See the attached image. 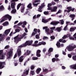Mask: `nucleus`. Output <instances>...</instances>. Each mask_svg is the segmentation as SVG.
<instances>
[{"instance_id":"1","label":"nucleus","mask_w":76,"mask_h":76,"mask_svg":"<svg viewBox=\"0 0 76 76\" xmlns=\"http://www.w3.org/2000/svg\"><path fill=\"white\" fill-rule=\"evenodd\" d=\"M33 40H31L30 41H27L25 43L22 44L18 47V48L17 50V52L18 53V56H20L21 55V50L20 48L26 47L27 45H31L32 43Z\"/></svg>"},{"instance_id":"2","label":"nucleus","mask_w":76,"mask_h":76,"mask_svg":"<svg viewBox=\"0 0 76 76\" xmlns=\"http://www.w3.org/2000/svg\"><path fill=\"white\" fill-rule=\"evenodd\" d=\"M18 0H12L11 1V8L12 9V11L11 12L12 14H14L16 12V10L15 9V6L16 5L15 1H18Z\"/></svg>"},{"instance_id":"3","label":"nucleus","mask_w":76,"mask_h":76,"mask_svg":"<svg viewBox=\"0 0 76 76\" xmlns=\"http://www.w3.org/2000/svg\"><path fill=\"white\" fill-rule=\"evenodd\" d=\"M4 19H2L0 21V23H1L3 22H4L6 20H7V19H8L9 20H10L11 19H12V16L9 15L8 14H7L5 15L4 17Z\"/></svg>"},{"instance_id":"4","label":"nucleus","mask_w":76,"mask_h":76,"mask_svg":"<svg viewBox=\"0 0 76 76\" xmlns=\"http://www.w3.org/2000/svg\"><path fill=\"white\" fill-rule=\"evenodd\" d=\"M19 35H18L14 38L15 42L18 43V42L19 41H20L21 39L23 37H24V36L21 37V36Z\"/></svg>"},{"instance_id":"5","label":"nucleus","mask_w":76,"mask_h":76,"mask_svg":"<svg viewBox=\"0 0 76 76\" xmlns=\"http://www.w3.org/2000/svg\"><path fill=\"white\" fill-rule=\"evenodd\" d=\"M8 56L7 58L8 60H10V59L12 58V56H13L12 49H10V50L8 52Z\"/></svg>"},{"instance_id":"6","label":"nucleus","mask_w":76,"mask_h":76,"mask_svg":"<svg viewBox=\"0 0 76 76\" xmlns=\"http://www.w3.org/2000/svg\"><path fill=\"white\" fill-rule=\"evenodd\" d=\"M47 28H48V27L47 26L44 27H43V29H45L46 33L47 35H50L52 33H51L50 31V32H49L50 29Z\"/></svg>"},{"instance_id":"7","label":"nucleus","mask_w":76,"mask_h":76,"mask_svg":"<svg viewBox=\"0 0 76 76\" xmlns=\"http://www.w3.org/2000/svg\"><path fill=\"white\" fill-rule=\"evenodd\" d=\"M0 56H1V57H0V59L1 60L4 59V58H5V56H4V54L3 53V50H0Z\"/></svg>"},{"instance_id":"8","label":"nucleus","mask_w":76,"mask_h":76,"mask_svg":"<svg viewBox=\"0 0 76 76\" xmlns=\"http://www.w3.org/2000/svg\"><path fill=\"white\" fill-rule=\"evenodd\" d=\"M48 9L49 10H51V12H56V10L57 9V7H54L53 8V9H52V7H48Z\"/></svg>"},{"instance_id":"9","label":"nucleus","mask_w":76,"mask_h":76,"mask_svg":"<svg viewBox=\"0 0 76 76\" xmlns=\"http://www.w3.org/2000/svg\"><path fill=\"white\" fill-rule=\"evenodd\" d=\"M76 47V45H74V46H69V47L68 50L69 51H72L74 48H75Z\"/></svg>"},{"instance_id":"10","label":"nucleus","mask_w":76,"mask_h":76,"mask_svg":"<svg viewBox=\"0 0 76 76\" xmlns=\"http://www.w3.org/2000/svg\"><path fill=\"white\" fill-rule=\"evenodd\" d=\"M44 6H45V3H43L41 4V6L39 7L38 9V12H42V10L41 9H42V7H44Z\"/></svg>"},{"instance_id":"11","label":"nucleus","mask_w":76,"mask_h":76,"mask_svg":"<svg viewBox=\"0 0 76 76\" xmlns=\"http://www.w3.org/2000/svg\"><path fill=\"white\" fill-rule=\"evenodd\" d=\"M10 31V29L6 30L5 31V32L4 33V35L5 36H7L9 34V33Z\"/></svg>"},{"instance_id":"12","label":"nucleus","mask_w":76,"mask_h":76,"mask_svg":"<svg viewBox=\"0 0 76 76\" xmlns=\"http://www.w3.org/2000/svg\"><path fill=\"white\" fill-rule=\"evenodd\" d=\"M66 9H68L67 12H68V13H69V12H70L71 10L73 12L74 10H75V8H73L72 9V7H67L66 8Z\"/></svg>"},{"instance_id":"13","label":"nucleus","mask_w":76,"mask_h":76,"mask_svg":"<svg viewBox=\"0 0 76 76\" xmlns=\"http://www.w3.org/2000/svg\"><path fill=\"white\" fill-rule=\"evenodd\" d=\"M5 62H0V69H3L4 67V66L3 65H5Z\"/></svg>"},{"instance_id":"14","label":"nucleus","mask_w":76,"mask_h":76,"mask_svg":"<svg viewBox=\"0 0 76 76\" xmlns=\"http://www.w3.org/2000/svg\"><path fill=\"white\" fill-rule=\"evenodd\" d=\"M60 22L56 21V22H52L50 23L51 25H56L57 24L59 23Z\"/></svg>"},{"instance_id":"15","label":"nucleus","mask_w":76,"mask_h":76,"mask_svg":"<svg viewBox=\"0 0 76 76\" xmlns=\"http://www.w3.org/2000/svg\"><path fill=\"white\" fill-rule=\"evenodd\" d=\"M55 28H56L55 27H50V33H52V34H53V32H54V31L53 30H54V29H55Z\"/></svg>"},{"instance_id":"16","label":"nucleus","mask_w":76,"mask_h":76,"mask_svg":"<svg viewBox=\"0 0 76 76\" xmlns=\"http://www.w3.org/2000/svg\"><path fill=\"white\" fill-rule=\"evenodd\" d=\"M42 42H39L38 44H34L33 45V46H35V47H38L39 46V45H42Z\"/></svg>"},{"instance_id":"17","label":"nucleus","mask_w":76,"mask_h":76,"mask_svg":"<svg viewBox=\"0 0 76 76\" xmlns=\"http://www.w3.org/2000/svg\"><path fill=\"white\" fill-rule=\"evenodd\" d=\"M2 25L4 26H7L9 25V22L8 21L5 22L2 24Z\"/></svg>"},{"instance_id":"18","label":"nucleus","mask_w":76,"mask_h":76,"mask_svg":"<svg viewBox=\"0 0 76 76\" xmlns=\"http://www.w3.org/2000/svg\"><path fill=\"white\" fill-rule=\"evenodd\" d=\"M23 60V56H22L19 58V62H22Z\"/></svg>"},{"instance_id":"19","label":"nucleus","mask_w":76,"mask_h":76,"mask_svg":"<svg viewBox=\"0 0 76 76\" xmlns=\"http://www.w3.org/2000/svg\"><path fill=\"white\" fill-rule=\"evenodd\" d=\"M76 29V27H72L70 28V32H73L74 31L75 29Z\"/></svg>"},{"instance_id":"20","label":"nucleus","mask_w":76,"mask_h":76,"mask_svg":"<svg viewBox=\"0 0 76 76\" xmlns=\"http://www.w3.org/2000/svg\"><path fill=\"white\" fill-rule=\"evenodd\" d=\"M69 17L71 18L72 20H73L75 19V15H69Z\"/></svg>"},{"instance_id":"21","label":"nucleus","mask_w":76,"mask_h":76,"mask_svg":"<svg viewBox=\"0 0 76 76\" xmlns=\"http://www.w3.org/2000/svg\"><path fill=\"white\" fill-rule=\"evenodd\" d=\"M71 35L70 34H68V37H69V38L70 39H72V40H75V38L71 36Z\"/></svg>"},{"instance_id":"22","label":"nucleus","mask_w":76,"mask_h":76,"mask_svg":"<svg viewBox=\"0 0 76 76\" xmlns=\"http://www.w3.org/2000/svg\"><path fill=\"white\" fill-rule=\"evenodd\" d=\"M41 70V68H38L36 70V73L37 74H39V72Z\"/></svg>"},{"instance_id":"23","label":"nucleus","mask_w":76,"mask_h":76,"mask_svg":"<svg viewBox=\"0 0 76 76\" xmlns=\"http://www.w3.org/2000/svg\"><path fill=\"white\" fill-rule=\"evenodd\" d=\"M28 72H29V70H28L24 72L23 75L25 76V75H28Z\"/></svg>"},{"instance_id":"24","label":"nucleus","mask_w":76,"mask_h":76,"mask_svg":"<svg viewBox=\"0 0 76 76\" xmlns=\"http://www.w3.org/2000/svg\"><path fill=\"white\" fill-rule=\"evenodd\" d=\"M42 22H43V23H45L48 22V21L46 20L45 19L43 18L42 19Z\"/></svg>"},{"instance_id":"25","label":"nucleus","mask_w":76,"mask_h":76,"mask_svg":"<svg viewBox=\"0 0 76 76\" xmlns=\"http://www.w3.org/2000/svg\"><path fill=\"white\" fill-rule=\"evenodd\" d=\"M32 4H31L30 3L28 5L27 7L28 8H29L30 9H32V7L31 6Z\"/></svg>"},{"instance_id":"26","label":"nucleus","mask_w":76,"mask_h":76,"mask_svg":"<svg viewBox=\"0 0 76 76\" xmlns=\"http://www.w3.org/2000/svg\"><path fill=\"white\" fill-rule=\"evenodd\" d=\"M4 10V8L3 5H1L0 7V10Z\"/></svg>"},{"instance_id":"27","label":"nucleus","mask_w":76,"mask_h":76,"mask_svg":"<svg viewBox=\"0 0 76 76\" xmlns=\"http://www.w3.org/2000/svg\"><path fill=\"white\" fill-rule=\"evenodd\" d=\"M39 35L38 34H37L36 35L35 37H36V39H39V35H40V33H39Z\"/></svg>"},{"instance_id":"28","label":"nucleus","mask_w":76,"mask_h":76,"mask_svg":"<svg viewBox=\"0 0 76 76\" xmlns=\"http://www.w3.org/2000/svg\"><path fill=\"white\" fill-rule=\"evenodd\" d=\"M61 29L60 27H57L56 28V30H57L58 32H60L61 31Z\"/></svg>"},{"instance_id":"29","label":"nucleus","mask_w":76,"mask_h":76,"mask_svg":"<svg viewBox=\"0 0 76 76\" xmlns=\"http://www.w3.org/2000/svg\"><path fill=\"white\" fill-rule=\"evenodd\" d=\"M56 46H57V47H58V48L60 47V43L59 42H58L56 44Z\"/></svg>"},{"instance_id":"30","label":"nucleus","mask_w":76,"mask_h":76,"mask_svg":"<svg viewBox=\"0 0 76 76\" xmlns=\"http://www.w3.org/2000/svg\"><path fill=\"white\" fill-rule=\"evenodd\" d=\"M21 4H21V3H20V4H18V5L17 6V10H19V8L21 6Z\"/></svg>"},{"instance_id":"31","label":"nucleus","mask_w":76,"mask_h":76,"mask_svg":"<svg viewBox=\"0 0 76 76\" xmlns=\"http://www.w3.org/2000/svg\"><path fill=\"white\" fill-rule=\"evenodd\" d=\"M20 31V30L18 29H17L15 30V32L14 33H13V34H16V32H19Z\"/></svg>"},{"instance_id":"32","label":"nucleus","mask_w":76,"mask_h":76,"mask_svg":"<svg viewBox=\"0 0 76 76\" xmlns=\"http://www.w3.org/2000/svg\"><path fill=\"white\" fill-rule=\"evenodd\" d=\"M34 68H35V66L34 65H32L30 67V68L31 70H34Z\"/></svg>"},{"instance_id":"33","label":"nucleus","mask_w":76,"mask_h":76,"mask_svg":"<svg viewBox=\"0 0 76 76\" xmlns=\"http://www.w3.org/2000/svg\"><path fill=\"white\" fill-rule=\"evenodd\" d=\"M59 21L60 22L61 25H63L64 24V21L63 20H60Z\"/></svg>"},{"instance_id":"34","label":"nucleus","mask_w":76,"mask_h":76,"mask_svg":"<svg viewBox=\"0 0 76 76\" xmlns=\"http://www.w3.org/2000/svg\"><path fill=\"white\" fill-rule=\"evenodd\" d=\"M43 71L44 72H46V73H48V70L47 69H43Z\"/></svg>"},{"instance_id":"35","label":"nucleus","mask_w":76,"mask_h":76,"mask_svg":"<svg viewBox=\"0 0 76 76\" xmlns=\"http://www.w3.org/2000/svg\"><path fill=\"white\" fill-rule=\"evenodd\" d=\"M72 58L73 60H75V61L76 60V56H73Z\"/></svg>"},{"instance_id":"36","label":"nucleus","mask_w":76,"mask_h":76,"mask_svg":"<svg viewBox=\"0 0 76 76\" xmlns=\"http://www.w3.org/2000/svg\"><path fill=\"white\" fill-rule=\"evenodd\" d=\"M40 4L39 3H36V4L34 3L33 5L34 6H35V7H37V6H38V4Z\"/></svg>"},{"instance_id":"37","label":"nucleus","mask_w":76,"mask_h":76,"mask_svg":"<svg viewBox=\"0 0 76 76\" xmlns=\"http://www.w3.org/2000/svg\"><path fill=\"white\" fill-rule=\"evenodd\" d=\"M27 55H29L30 53H31V52L29 50H27L26 52Z\"/></svg>"},{"instance_id":"38","label":"nucleus","mask_w":76,"mask_h":76,"mask_svg":"<svg viewBox=\"0 0 76 76\" xmlns=\"http://www.w3.org/2000/svg\"><path fill=\"white\" fill-rule=\"evenodd\" d=\"M49 13L47 11H45L44 12V15H48Z\"/></svg>"},{"instance_id":"39","label":"nucleus","mask_w":76,"mask_h":76,"mask_svg":"<svg viewBox=\"0 0 76 76\" xmlns=\"http://www.w3.org/2000/svg\"><path fill=\"white\" fill-rule=\"evenodd\" d=\"M53 50V49L52 48H50L49 49V52H52Z\"/></svg>"},{"instance_id":"40","label":"nucleus","mask_w":76,"mask_h":76,"mask_svg":"<svg viewBox=\"0 0 76 76\" xmlns=\"http://www.w3.org/2000/svg\"><path fill=\"white\" fill-rule=\"evenodd\" d=\"M32 59L33 60H38V58L37 57H33Z\"/></svg>"},{"instance_id":"41","label":"nucleus","mask_w":76,"mask_h":76,"mask_svg":"<svg viewBox=\"0 0 76 76\" xmlns=\"http://www.w3.org/2000/svg\"><path fill=\"white\" fill-rule=\"evenodd\" d=\"M31 73L32 75H34L35 74V72L34 71H31Z\"/></svg>"},{"instance_id":"42","label":"nucleus","mask_w":76,"mask_h":76,"mask_svg":"<svg viewBox=\"0 0 76 76\" xmlns=\"http://www.w3.org/2000/svg\"><path fill=\"white\" fill-rule=\"evenodd\" d=\"M24 9H25V7H23L21 8V12H23L24 11Z\"/></svg>"},{"instance_id":"43","label":"nucleus","mask_w":76,"mask_h":76,"mask_svg":"<svg viewBox=\"0 0 76 76\" xmlns=\"http://www.w3.org/2000/svg\"><path fill=\"white\" fill-rule=\"evenodd\" d=\"M48 38V37L45 36L43 38V40H45V39H47Z\"/></svg>"},{"instance_id":"44","label":"nucleus","mask_w":76,"mask_h":76,"mask_svg":"<svg viewBox=\"0 0 76 76\" xmlns=\"http://www.w3.org/2000/svg\"><path fill=\"white\" fill-rule=\"evenodd\" d=\"M56 61V58H52V62H53V63H54V62H55Z\"/></svg>"},{"instance_id":"45","label":"nucleus","mask_w":76,"mask_h":76,"mask_svg":"<svg viewBox=\"0 0 76 76\" xmlns=\"http://www.w3.org/2000/svg\"><path fill=\"white\" fill-rule=\"evenodd\" d=\"M41 53V50H37V54H39Z\"/></svg>"},{"instance_id":"46","label":"nucleus","mask_w":76,"mask_h":76,"mask_svg":"<svg viewBox=\"0 0 76 76\" xmlns=\"http://www.w3.org/2000/svg\"><path fill=\"white\" fill-rule=\"evenodd\" d=\"M37 32H33L31 34V36H34V35L35 34H37Z\"/></svg>"},{"instance_id":"47","label":"nucleus","mask_w":76,"mask_h":76,"mask_svg":"<svg viewBox=\"0 0 76 76\" xmlns=\"http://www.w3.org/2000/svg\"><path fill=\"white\" fill-rule=\"evenodd\" d=\"M68 37V34L67 35V36H64L63 37L62 39H65V38H66L67 37Z\"/></svg>"},{"instance_id":"48","label":"nucleus","mask_w":76,"mask_h":76,"mask_svg":"<svg viewBox=\"0 0 76 76\" xmlns=\"http://www.w3.org/2000/svg\"><path fill=\"white\" fill-rule=\"evenodd\" d=\"M36 56L37 57H39L41 56V54H40L39 53H37Z\"/></svg>"},{"instance_id":"49","label":"nucleus","mask_w":76,"mask_h":76,"mask_svg":"<svg viewBox=\"0 0 76 76\" xmlns=\"http://www.w3.org/2000/svg\"><path fill=\"white\" fill-rule=\"evenodd\" d=\"M42 44L43 45H45L46 44V43L45 42H44V41H42Z\"/></svg>"},{"instance_id":"50","label":"nucleus","mask_w":76,"mask_h":76,"mask_svg":"<svg viewBox=\"0 0 76 76\" xmlns=\"http://www.w3.org/2000/svg\"><path fill=\"white\" fill-rule=\"evenodd\" d=\"M51 39H55V37L54 36H52L50 37Z\"/></svg>"},{"instance_id":"51","label":"nucleus","mask_w":76,"mask_h":76,"mask_svg":"<svg viewBox=\"0 0 76 76\" xmlns=\"http://www.w3.org/2000/svg\"><path fill=\"white\" fill-rule=\"evenodd\" d=\"M52 6V4H48V7H50V6Z\"/></svg>"},{"instance_id":"52","label":"nucleus","mask_w":76,"mask_h":76,"mask_svg":"<svg viewBox=\"0 0 76 76\" xmlns=\"http://www.w3.org/2000/svg\"><path fill=\"white\" fill-rule=\"evenodd\" d=\"M67 25L64 28V31H66L67 30Z\"/></svg>"},{"instance_id":"53","label":"nucleus","mask_w":76,"mask_h":76,"mask_svg":"<svg viewBox=\"0 0 76 76\" xmlns=\"http://www.w3.org/2000/svg\"><path fill=\"white\" fill-rule=\"evenodd\" d=\"M40 1L38 0H36L34 1V3H38V2H40Z\"/></svg>"},{"instance_id":"54","label":"nucleus","mask_w":76,"mask_h":76,"mask_svg":"<svg viewBox=\"0 0 76 76\" xmlns=\"http://www.w3.org/2000/svg\"><path fill=\"white\" fill-rule=\"evenodd\" d=\"M68 56L69 58H71L72 57V54H68Z\"/></svg>"},{"instance_id":"55","label":"nucleus","mask_w":76,"mask_h":76,"mask_svg":"<svg viewBox=\"0 0 76 76\" xmlns=\"http://www.w3.org/2000/svg\"><path fill=\"white\" fill-rule=\"evenodd\" d=\"M61 10H59L56 14H58V13H61Z\"/></svg>"},{"instance_id":"56","label":"nucleus","mask_w":76,"mask_h":76,"mask_svg":"<svg viewBox=\"0 0 76 76\" xmlns=\"http://www.w3.org/2000/svg\"><path fill=\"white\" fill-rule=\"evenodd\" d=\"M8 48H9V45H7L4 48L5 49H7Z\"/></svg>"},{"instance_id":"57","label":"nucleus","mask_w":76,"mask_h":76,"mask_svg":"<svg viewBox=\"0 0 76 76\" xmlns=\"http://www.w3.org/2000/svg\"><path fill=\"white\" fill-rule=\"evenodd\" d=\"M37 29L36 28H34V32H36V33H37Z\"/></svg>"},{"instance_id":"58","label":"nucleus","mask_w":76,"mask_h":76,"mask_svg":"<svg viewBox=\"0 0 76 76\" xmlns=\"http://www.w3.org/2000/svg\"><path fill=\"white\" fill-rule=\"evenodd\" d=\"M59 55L58 54H56L55 55V57L56 58H57V57H58Z\"/></svg>"},{"instance_id":"59","label":"nucleus","mask_w":76,"mask_h":76,"mask_svg":"<svg viewBox=\"0 0 76 76\" xmlns=\"http://www.w3.org/2000/svg\"><path fill=\"white\" fill-rule=\"evenodd\" d=\"M66 42V40H63L62 41V42H63V43H65Z\"/></svg>"},{"instance_id":"60","label":"nucleus","mask_w":76,"mask_h":76,"mask_svg":"<svg viewBox=\"0 0 76 76\" xmlns=\"http://www.w3.org/2000/svg\"><path fill=\"white\" fill-rule=\"evenodd\" d=\"M8 9L9 10H10V6L9 5L8 7Z\"/></svg>"},{"instance_id":"61","label":"nucleus","mask_w":76,"mask_h":76,"mask_svg":"<svg viewBox=\"0 0 76 76\" xmlns=\"http://www.w3.org/2000/svg\"><path fill=\"white\" fill-rule=\"evenodd\" d=\"M23 24L24 25H26V21H24L23 22Z\"/></svg>"},{"instance_id":"62","label":"nucleus","mask_w":76,"mask_h":76,"mask_svg":"<svg viewBox=\"0 0 76 76\" xmlns=\"http://www.w3.org/2000/svg\"><path fill=\"white\" fill-rule=\"evenodd\" d=\"M62 69H66V67H65V66H62Z\"/></svg>"},{"instance_id":"63","label":"nucleus","mask_w":76,"mask_h":76,"mask_svg":"<svg viewBox=\"0 0 76 76\" xmlns=\"http://www.w3.org/2000/svg\"><path fill=\"white\" fill-rule=\"evenodd\" d=\"M16 57H17V53H15L14 57V58H15Z\"/></svg>"},{"instance_id":"64","label":"nucleus","mask_w":76,"mask_h":76,"mask_svg":"<svg viewBox=\"0 0 76 76\" xmlns=\"http://www.w3.org/2000/svg\"><path fill=\"white\" fill-rule=\"evenodd\" d=\"M25 31L26 32H28V29H27V28H25Z\"/></svg>"}]
</instances>
